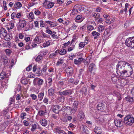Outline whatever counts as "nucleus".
<instances>
[{
	"instance_id": "nucleus-57",
	"label": "nucleus",
	"mask_w": 134,
	"mask_h": 134,
	"mask_svg": "<svg viewBox=\"0 0 134 134\" xmlns=\"http://www.w3.org/2000/svg\"><path fill=\"white\" fill-rule=\"evenodd\" d=\"M24 125L25 126H28L29 125L28 122L26 120H24L23 122Z\"/></svg>"
},
{
	"instance_id": "nucleus-32",
	"label": "nucleus",
	"mask_w": 134,
	"mask_h": 134,
	"mask_svg": "<svg viewBox=\"0 0 134 134\" xmlns=\"http://www.w3.org/2000/svg\"><path fill=\"white\" fill-rule=\"evenodd\" d=\"M64 61V60L63 59H60L57 62L56 65H59L63 63Z\"/></svg>"
},
{
	"instance_id": "nucleus-29",
	"label": "nucleus",
	"mask_w": 134,
	"mask_h": 134,
	"mask_svg": "<svg viewBox=\"0 0 134 134\" xmlns=\"http://www.w3.org/2000/svg\"><path fill=\"white\" fill-rule=\"evenodd\" d=\"M81 91L82 92V93L84 94V95H86L87 94V88L86 87H84L82 88V89Z\"/></svg>"
},
{
	"instance_id": "nucleus-60",
	"label": "nucleus",
	"mask_w": 134,
	"mask_h": 134,
	"mask_svg": "<svg viewBox=\"0 0 134 134\" xmlns=\"http://www.w3.org/2000/svg\"><path fill=\"white\" fill-rule=\"evenodd\" d=\"M51 35H52L51 36L52 38H55H55L57 39L58 38V36L57 35H56L55 34H52Z\"/></svg>"
},
{
	"instance_id": "nucleus-38",
	"label": "nucleus",
	"mask_w": 134,
	"mask_h": 134,
	"mask_svg": "<svg viewBox=\"0 0 134 134\" xmlns=\"http://www.w3.org/2000/svg\"><path fill=\"white\" fill-rule=\"evenodd\" d=\"M94 17L96 19H97L100 16V15L98 13H94L93 15Z\"/></svg>"
},
{
	"instance_id": "nucleus-53",
	"label": "nucleus",
	"mask_w": 134,
	"mask_h": 134,
	"mask_svg": "<svg viewBox=\"0 0 134 134\" xmlns=\"http://www.w3.org/2000/svg\"><path fill=\"white\" fill-rule=\"evenodd\" d=\"M16 13L15 12H13L11 14V18L12 19H14L15 17H16Z\"/></svg>"
},
{
	"instance_id": "nucleus-9",
	"label": "nucleus",
	"mask_w": 134,
	"mask_h": 134,
	"mask_svg": "<svg viewBox=\"0 0 134 134\" xmlns=\"http://www.w3.org/2000/svg\"><path fill=\"white\" fill-rule=\"evenodd\" d=\"M96 69L95 65L93 63L90 64L88 67V71L92 73L93 72L95 71Z\"/></svg>"
},
{
	"instance_id": "nucleus-34",
	"label": "nucleus",
	"mask_w": 134,
	"mask_h": 134,
	"mask_svg": "<svg viewBox=\"0 0 134 134\" xmlns=\"http://www.w3.org/2000/svg\"><path fill=\"white\" fill-rule=\"evenodd\" d=\"M46 110L45 111L42 110H40L38 112V114L40 116H42L46 113Z\"/></svg>"
},
{
	"instance_id": "nucleus-8",
	"label": "nucleus",
	"mask_w": 134,
	"mask_h": 134,
	"mask_svg": "<svg viewBox=\"0 0 134 134\" xmlns=\"http://www.w3.org/2000/svg\"><path fill=\"white\" fill-rule=\"evenodd\" d=\"M43 79L37 78L34 79L33 83L34 85H38V86H40L43 85Z\"/></svg>"
},
{
	"instance_id": "nucleus-54",
	"label": "nucleus",
	"mask_w": 134,
	"mask_h": 134,
	"mask_svg": "<svg viewBox=\"0 0 134 134\" xmlns=\"http://www.w3.org/2000/svg\"><path fill=\"white\" fill-rule=\"evenodd\" d=\"M104 17L106 18L105 20L107 21V20H109V16L108 15L104 14L103 15Z\"/></svg>"
},
{
	"instance_id": "nucleus-59",
	"label": "nucleus",
	"mask_w": 134,
	"mask_h": 134,
	"mask_svg": "<svg viewBox=\"0 0 134 134\" xmlns=\"http://www.w3.org/2000/svg\"><path fill=\"white\" fill-rule=\"evenodd\" d=\"M47 53V51H43L42 52H41L40 53V54H41L42 55V54L43 56L46 55Z\"/></svg>"
},
{
	"instance_id": "nucleus-1",
	"label": "nucleus",
	"mask_w": 134,
	"mask_h": 134,
	"mask_svg": "<svg viewBox=\"0 0 134 134\" xmlns=\"http://www.w3.org/2000/svg\"><path fill=\"white\" fill-rule=\"evenodd\" d=\"M132 65L126 61L119 62L116 66L117 73L124 77L130 76L133 72Z\"/></svg>"
},
{
	"instance_id": "nucleus-2",
	"label": "nucleus",
	"mask_w": 134,
	"mask_h": 134,
	"mask_svg": "<svg viewBox=\"0 0 134 134\" xmlns=\"http://www.w3.org/2000/svg\"><path fill=\"white\" fill-rule=\"evenodd\" d=\"M73 93V91L72 90L70 89H68L65 90L63 91H59V94L61 96V97L58 98V100H60V99H63V101H64L65 98L64 96H68L72 94Z\"/></svg>"
},
{
	"instance_id": "nucleus-24",
	"label": "nucleus",
	"mask_w": 134,
	"mask_h": 134,
	"mask_svg": "<svg viewBox=\"0 0 134 134\" xmlns=\"http://www.w3.org/2000/svg\"><path fill=\"white\" fill-rule=\"evenodd\" d=\"M73 70V68L72 67L69 66L66 69V72L69 75L71 74L72 73Z\"/></svg>"
},
{
	"instance_id": "nucleus-7",
	"label": "nucleus",
	"mask_w": 134,
	"mask_h": 134,
	"mask_svg": "<svg viewBox=\"0 0 134 134\" xmlns=\"http://www.w3.org/2000/svg\"><path fill=\"white\" fill-rule=\"evenodd\" d=\"M26 23L25 20L19 19V22L18 23V25L17 27L18 30L20 31L22 30L26 25Z\"/></svg>"
},
{
	"instance_id": "nucleus-64",
	"label": "nucleus",
	"mask_w": 134,
	"mask_h": 134,
	"mask_svg": "<svg viewBox=\"0 0 134 134\" xmlns=\"http://www.w3.org/2000/svg\"><path fill=\"white\" fill-rule=\"evenodd\" d=\"M47 132L46 131L42 130L41 131L40 134H47Z\"/></svg>"
},
{
	"instance_id": "nucleus-27",
	"label": "nucleus",
	"mask_w": 134,
	"mask_h": 134,
	"mask_svg": "<svg viewBox=\"0 0 134 134\" xmlns=\"http://www.w3.org/2000/svg\"><path fill=\"white\" fill-rule=\"evenodd\" d=\"M97 31L100 33L104 31V27L103 26L100 25L98 27Z\"/></svg>"
},
{
	"instance_id": "nucleus-45",
	"label": "nucleus",
	"mask_w": 134,
	"mask_h": 134,
	"mask_svg": "<svg viewBox=\"0 0 134 134\" xmlns=\"http://www.w3.org/2000/svg\"><path fill=\"white\" fill-rule=\"evenodd\" d=\"M58 51L57 50L54 53H53L52 54H50V56L53 57H55L57 55V53H58Z\"/></svg>"
},
{
	"instance_id": "nucleus-33",
	"label": "nucleus",
	"mask_w": 134,
	"mask_h": 134,
	"mask_svg": "<svg viewBox=\"0 0 134 134\" xmlns=\"http://www.w3.org/2000/svg\"><path fill=\"white\" fill-rule=\"evenodd\" d=\"M5 52L7 55L9 56L12 52V51L10 49H7L5 50Z\"/></svg>"
},
{
	"instance_id": "nucleus-5",
	"label": "nucleus",
	"mask_w": 134,
	"mask_h": 134,
	"mask_svg": "<svg viewBox=\"0 0 134 134\" xmlns=\"http://www.w3.org/2000/svg\"><path fill=\"white\" fill-rule=\"evenodd\" d=\"M9 75L6 74V71L4 69L1 73L0 75V80H3V81L5 83L8 82Z\"/></svg>"
},
{
	"instance_id": "nucleus-31",
	"label": "nucleus",
	"mask_w": 134,
	"mask_h": 134,
	"mask_svg": "<svg viewBox=\"0 0 134 134\" xmlns=\"http://www.w3.org/2000/svg\"><path fill=\"white\" fill-rule=\"evenodd\" d=\"M125 100L129 102H132L133 100V98L129 96L125 97Z\"/></svg>"
},
{
	"instance_id": "nucleus-35",
	"label": "nucleus",
	"mask_w": 134,
	"mask_h": 134,
	"mask_svg": "<svg viewBox=\"0 0 134 134\" xmlns=\"http://www.w3.org/2000/svg\"><path fill=\"white\" fill-rule=\"evenodd\" d=\"M37 129V125L36 124L32 125V128L31 129V131L32 132H34L36 131Z\"/></svg>"
},
{
	"instance_id": "nucleus-13",
	"label": "nucleus",
	"mask_w": 134,
	"mask_h": 134,
	"mask_svg": "<svg viewBox=\"0 0 134 134\" xmlns=\"http://www.w3.org/2000/svg\"><path fill=\"white\" fill-rule=\"evenodd\" d=\"M114 122L115 126L117 127H120L123 125V121L120 119L115 120Z\"/></svg>"
},
{
	"instance_id": "nucleus-4",
	"label": "nucleus",
	"mask_w": 134,
	"mask_h": 134,
	"mask_svg": "<svg viewBox=\"0 0 134 134\" xmlns=\"http://www.w3.org/2000/svg\"><path fill=\"white\" fill-rule=\"evenodd\" d=\"M125 43L126 46L134 49V36L127 38L125 41Z\"/></svg>"
},
{
	"instance_id": "nucleus-19",
	"label": "nucleus",
	"mask_w": 134,
	"mask_h": 134,
	"mask_svg": "<svg viewBox=\"0 0 134 134\" xmlns=\"http://www.w3.org/2000/svg\"><path fill=\"white\" fill-rule=\"evenodd\" d=\"M94 130L95 133L96 134H100L102 133V130L100 127L96 126Z\"/></svg>"
},
{
	"instance_id": "nucleus-37",
	"label": "nucleus",
	"mask_w": 134,
	"mask_h": 134,
	"mask_svg": "<svg viewBox=\"0 0 134 134\" xmlns=\"http://www.w3.org/2000/svg\"><path fill=\"white\" fill-rule=\"evenodd\" d=\"M92 34L93 36H99L100 34L96 31H93L92 32Z\"/></svg>"
},
{
	"instance_id": "nucleus-22",
	"label": "nucleus",
	"mask_w": 134,
	"mask_h": 134,
	"mask_svg": "<svg viewBox=\"0 0 134 134\" xmlns=\"http://www.w3.org/2000/svg\"><path fill=\"white\" fill-rule=\"evenodd\" d=\"M55 89L53 88H52L48 90V92L50 96H53L54 94Z\"/></svg>"
},
{
	"instance_id": "nucleus-30",
	"label": "nucleus",
	"mask_w": 134,
	"mask_h": 134,
	"mask_svg": "<svg viewBox=\"0 0 134 134\" xmlns=\"http://www.w3.org/2000/svg\"><path fill=\"white\" fill-rule=\"evenodd\" d=\"M32 1L31 3L30 4L29 6L32 7L35 5L38 4V2H37V0H31Z\"/></svg>"
},
{
	"instance_id": "nucleus-50",
	"label": "nucleus",
	"mask_w": 134,
	"mask_h": 134,
	"mask_svg": "<svg viewBox=\"0 0 134 134\" xmlns=\"http://www.w3.org/2000/svg\"><path fill=\"white\" fill-rule=\"evenodd\" d=\"M40 25L41 27H44L45 26V24L43 22L42 20H41L40 21Z\"/></svg>"
},
{
	"instance_id": "nucleus-3",
	"label": "nucleus",
	"mask_w": 134,
	"mask_h": 134,
	"mask_svg": "<svg viewBox=\"0 0 134 134\" xmlns=\"http://www.w3.org/2000/svg\"><path fill=\"white\" fill-rule=\"evenodd\" d=\"M123 121L125 124L131 126L134 123V118L130 115H127L124 118Z\"/></svg>"
},
{
	"instance_id": "nucleus-18",
	"label": "nucleus",
	"mask_w": 134,
	"mask_h": 134,
	"mask_svg": "<svg viewBox=\"0 0 134 134\" xmlns=\"http://www.w3.org/2000/svg\"><path fill=\"white\" fill-rule=\"evenodd\" d=\"M55 131L59 134H67L63 130H61L59 127L55 128L54 129Z\"/></svg>"
},
{
	"instance_id": "nucleus-14",
	"label": "nucleus",
	"mask_w": 134,
	"mask_h": 134,
	"mask_svg": "<svg viewBox=\"0 0 134 134\" xmlns=\"http://www.w3.org/2000/svg\"><path fill=\"white\" fill-rule=\"evenodd\" d=\"M60 107L59 105H55L53 106L52 110L54 113L58 114L60 111L59 109Z\"/></svg>"
},
{
	"instance_id": "nucleus-23",
	"label": "nucleus",
	"mask_w": 134,
	"mask_h": 134,
	"mask_svg": "<svg viewBox=\"0 0 134 134\" xmlns=\"http://www.w3.org/2000/svg\"><path fill=\"white\" fill-rule=\"evenodd\" d=\"M58 53L61 55L65 54L66 53V51L65 49L61 48L60 49L57 50Z\"/></svg>"
},
{
	"instance_id": "nucleus-26",
	"label": "nucleus",
	"mask_w": 134,
	"mask_h": 134,
	"mask_svg": "<svg viewBox=\"0 0 134 134\" xmlns=\"http://www.w3.org/2000/svg\"><path fill=\"white\" fill-rule=\"evenodd\" d=\"M22 4L20 2H18L15 3L14 7L16 9L22 7Z\"/></svg>"
},
{
	"instance_id": "nucleus-41",
	"label": "nucleus",
	"mask_w": 134,
	"mask_h": 134,
	"mask_svg": "<svg viewBox=\"0 0 134 134\" xmlns=\"http://www.w3.org/2000/svg\"><path fill=\"white\" fill-rule=\"evenodd\" d=\"M42 56L40 55L38 56L35 59V61L36 62L39 61L42 59Z\"/></svg>"
},
{
	"instance_id": "nucleus-52",
	"label": "nucleus",
	"mask_w": 134,
	"mask_h": 134,
	"mask_svg": "<svg viewBox=\"0 0 134 134\" xmlns=\"http://www.w3.org/2000/svg\"><path fill=\"white\" fill-rule=\"evenodd\" d=\"M40 36L42 37L45 38L46 37H48V35L47 36V35L46 34L43 32L41 33V35Z\"/></svg>"
},
{
	"instance_id": "nucleus-42",
	"label": "nucleus",
	"mask_w": 134,
	"mask_h": 134,
	"mask_svg": "<svg viewBox=\"0 0 134 134\" xmlns=\"http://www.w3.org/2000/svg\"><path fill=\"white\" fill-rule=\"evenodd\" d=\"M74 101V99L72 97H70V98H69L68 100V101L69 102V104H71V102H73Z\"/></svg>"
},
{
	"instance_id": "nucleus-43",
	"label": "nucleus",
	"mask_w": 134,
	"mask_h": 134,
	"mask_svg": "<svg viewBox=\"0 0 134 134\" xmlns=\"http://www.w3.org/2000/svg\"><path fill=\"white\" fill-rule=\"evenodd\" d=\"M57 24L56 23L53 22H51L50 24V25L51 27L55 26H57Z\"/></svg>"
},
{
	"instance_id": "nucleus-36",
	"label": "nucleus",
	"mask_w": 134,
	"mask_h": 134,
	"mask_svg": "<svg viewBox=\"0 0 134 134\" xmlns=\"http://www.w3.org/2000/svg\"><path fill=\"white\" fill-rule=\"evenodd\" d=\"M3 9L6 10L7 9V7L6 6V2L5 1H4L3 2Z\"/></svg>"
},
{
	"instance_id": "nucleus-10",
	"label": "nucleus",
	"mask_w": 134,
	"mask_h": 134,
	"mask_svg": "<svg viewBox=\"0 0 134 134\" xmlns=\"http://www.w3.org/2000/svg\"><path fill=\"white\" fill-rule=\"evenodd\" d=\"M79 104L78 101H74L73 104L72 109V112L73 114H75L76 111L77 106Z\"/></svg>"
},
{
	"instance_id": "nucleus-63",
	"label": "nucleus",
	"mask_w": 134,
	"mask_h": 134,
	"mask_svg": "<svg viewBox=\"0 0 134 134\" xmlns=\"http://www.w3.org/2000/svg\"><path fill=\"white\" fill-rule=\"evenodd\" d=\"M108 34V32L107 31H105L104 32L103 34L102 37H105L107 36V35Z\"/></svg>"
},
{
	"instance_id": "nucleus-51",
	"label": "nucleus",
	"mask_w": 134,
	"mask_h": 134,
	"mask_svg": "<svg viewBox=\"0 0 134 134\" xmlns=\"http://www.w3.org/2000/svg\"><path fill=\"white\" fill-rule=\"evenodd\" d=\"M78 12V11L76 9H74L72 12L71 13L72 14L74 15L76 13Z\"/></svg>"
},
{
	"instance_id": "nucleus-56",
	"label": "nucleus",
	"mask_w": 134,
	"mask_h": 134,
	"mask_svg": "<svg viewBox=\"0 0 134 134\" xmlns=\"http://www.w3.org/2000/svg\"><path fill=\"white\" fill-rule=\"evenodd\" d=\"M34 13L36 15H38L41 14V12L40 10H37L35 11Z\"/></svg>"
},
{
	"instance_id": "nucleus-39",
	"label": "nucleus",
	"mask_w": 134,
	"mask_h": 134,
	"mask_svg": "<svg viewBox=\"0 0 134 134\" xmlns=\"http://www.w3.org/2000/svg\"><path fill=\"white\" fill-rule=\"evenodd\" d=\"M50 43L49 42H47L46 43H44L43 45V46L44 47H46L48 46L49 45H50Z\"/></svg>"
},
{
	"instance_id": "nucleus-20",
	"label": "nucleus",
	"mask_w": 134,
	"mask_h": 134,
	"mask_svg": "<svg viewBox=\"0 0 134 134\" xmlns=\"http://www.w3.org/2000/svg\"><path fill=\"white\" fill-rule=\"evenodd\" d=\"M83 60V58H79L77 60L75 59L74 60V63L75 64H80L82 62Z\"/></svg>"
},
{
	"instance_id": "nucleus-44",
	"label": "nucleus",
	"mask_w": 134,
	"mask_h": 134,
	"mask_svg": "<svg viewBox=\"0 0 134 134\" xmlns=\"http://www.w3.org/2000/svg\"><path fill=\"white\" fill-rule=\"evenodd\" d=\"M34 14L32 12H31L28 15V18L31 19L34 18Z\"/></svg>"
},
{
	"instance_id": "nucleus-21",
	"label": "nucleus",
	"mask_w": 134,
	"mask_h": 134,
	"mask_svg": "<svg viewBox=\"0 0 134 134\" xmlns=\"http://www.w3.org/2000/svg\"><path fill=\"white\" fill-rule=\"evenodd\" d=\"M79 81L78 80H76L75 81L73 79L70 78L68 80V82L72 84H74L75 85H77L79 82Z\"/></svg>"
},
{
	"instance_id": "nucleus-47",
	"label": "nucleus",
	"mask_w": 134,
	"mask_h": 134,
	"mask_svg": "<svg viewBox=\"0 0 134 134\" xmlns=\"http://www.w3.org/2000/svg\"><path fill=\"white\" fill-rule=\"evenodd\" d=\"M94 27L92 25H88L87 26V29L89 31H91L94 29Z\"/></svg>"
},
{
	"instance_id": "nucleus-6",
	"label": "nucleus",
	"mask_w": 134,
	"mask_h": 134,
	"mask_svg": "<svg viewBox=\"0 0 134 134\" xmlns=\"http://www.w3.org/2000/svg\"><path fill=\"white\" fill-rule=\"evenodd\" d=\"M54 4L55 2H52V0H45L43 3V4L44 6L48 9H50L54 6Z\"/></svg>"
},
{
	"instance_id": "nucleus-58",
	"label": "nucleus",
	"mask_w": 134,
	"mask_h": 134,
	"mask_svg": "<svg viewBox=\"0 0 134 134\" xmlns=\"http://www.w3.org/2000/svg\"><path fill=\"white\" fill-rule=\"evenodd\" d=\"M14 100V98H11L9 100V104L10 105L13 103Z\"/></svg>"
},
{
	"instance_id": "nucleus-17",
	"label": "nucleus",
	"mask_w": 134,
	"mask_h": 134,
	"mask_svg": "<svg viewBox=\"0 0 134 134\" xmlns=\"http://www.w3.org/2000/svg\"><path fill=\"white\" fill-rule=\"evenodd\" d=\"M110 76H111L112 82L114 83H115L117 81V80L118 79L117 76L115 74H111L110 75Z\"/></svg>"
},
{
	"instance_id": "nucleus-15",
	"label": "nucleus",
	"mask_w": 134,
	"mask_h": 134,
	"mask_svg": "<svg viewBox=\"0 0 134 134\" xmlns=\"http://www.w3.org/2000/svg\"><path fill=\"white\" fill-rule=\"evenodd\" d=\"M7 31L3 27H1L0 30V36L1 37L2 36L3 37H5L7 35Z\"/></svg>"
},
{
	"instance_id": "nucleus-16",
	"label": "nucleus",
	"mask_w": 134,
	"mask_h": 134,
	"mask_svg": "<svg viewBox=\"0 0 134 134\" xmlns=\"http://www.w3.org/2000/svg\"><path fill=\"white\" fill-rule=\"evenodd\" d=\"M85 115L83 112L81 111H79L77 115L78 119L79 120H81L85 117Z\"/></svg>"
},
{
	"instance_id": "nucleus-49",
	"label": "nucleus",
	"mask_w": 134,
	"mask_h": 134,
	"mask_svg": "<svg viewBox=\"0 0 134 134\" xmlns=\"http://www.w3.org/2000/svg\"><path fill=\"white\" fill-rule=\"evenodd\" d=\"M47 30L46 31V32L49 34L51 35L52 33V31L48 29L47 28H46Z\"/></svg>"
},
{
	"instance_id": "nucleus-48",
	"label": "nucleus",
	"mask_w": 134,
	"mask_h": 134,
	"mask_svg": "<svg viewBox=\"0 0 134 134\" xmlns=\"http://www.w3.org/2000/svg\"><path fill=\"white\" fill-rule=\"evenodd\" d=\"M85 45V44L83 42H81L79 44V46L80 47L83 48L84 47Z\"/></svg>"
},
{
	"instance_id": "nucleus-12",
	"label": "nucleus",
	"mask_w": 134,
	"mask_h": 134,
	"mask_svg": "<svg viewBox=\"0 0 134 134\" xmlns=\"http://www.w3.org/2000/svg\"><path fill=\"white\" fill-rule=\"evenodd\" d=\"M105 104L104 103L100 102L97 106V108L98 110L102 111L104 109Z\"/></svg>"
},
{
	"instance_id": "nucleus-11",
	"label": "nucleus",
	"mask_w": 134,
	"mask_h": 134,
	"mask_svg": "<svg viewBox=\"0 0 134 134\" xmlns=\"http://www.w3.org/2000/svg\"><path fill=\"white\" fill-rule=\"evenodd\" d=\"M63 109L64 110V111L66 112L69 115L72 114V108L69 106H64L63 107Z\"/></svg>"
},
{
	"instance_id": "nucleus-62",
	"label": "nucleus",
	"mask_w": 134,
	"mask_h": 134,
	"mask_svg": "<svg viewBox=\"0 0 134 134\" xmlns=\"http://www.w3.org/2000/svg\"><path fill=\"white\" fill-rule=\"evenodd\" d=\"M75 46L73 45V46L69 47L68 49V50L69 52H70L72 51L75 47Z\"/></svg>"
},
{
	"instance_id": "nucleus-55",
	"label": "nucleus",
	"mask_w": 134,
	"mask_h": 134,
	"mask_svg": "<svg viewBox=\"0 0 134 134\" xmlns=\"http://www.w3.org/2000/svg\"><path fill=\"white\" fill-rule=\"evenodd\" d=\"M47 69V66L46 65L44 66L42 69V71L43 72H45Z\"/></svg>"
},
{
	"instance_id": "nucleus-25",
	"label": "nucleus",
	"mask_w": 134,
	"mask_h": 134,
	"mask_svg": "<svg viewBox=\"0 0 134 134\" xmlns=\"http://www.w3.org/2000/svg\"><path fill=\"white\" fill-rule=\"evenodd\" d=\"M40 123L43 126L45 127L47 125V121L45 119H43L41 120Z\"/></svg>"
},
{
	"instance_id": "nucleus-40",
	"label": "nucleus",
	"mask_w": 134,
	"mask_h": 134,
	"mask_svg": "<svg viewBox=\"0 0 134 134\" xmlns=\"http://www.w3.org/2000/svg\"><path fill=\"white\" fill-rule=\"evenodd\" d=\"M113 22V19L111 18H109V20L106 21V22L108 24H110Z\"/></svg>"
},
{
	"instance_id": "nucleus-28",
	"label": "nucleus",
	"mask_w": 134,
	"mask_h": 134,
	"mask_svg": "<svg viewBox=\"0 0 134 134\" xmlns=\"http://www.w3.org/2000/svg\"><path fill=\"white\" fill-rule=\"evenodd\" d=\"M44 96V93L43 92L40 93L38 96V98L40 100H42Z\"/></svg>"
},
{
	"instance_id": "nucleus-61",
	"label": "nucleus",
	"mask_w": 134,
	"mask_h": 134,
	"mask_svg": "<svg viewBox=\"0 0 134 134\" xmlns=\"http://www.w3.org/2000/svg\"><path fill=\"white\" fill-rule=\"evenodd\" d=\"M32 66L31 65H29L28 67L26 68V69L27 71H29L31 69Z\"/></svg>"
},
{
	"instance_id": "nucleus-46",
	"label": "nucleus",
	"mask_w": 134,
	"mask_h": 134,
	"mask_svg": "<svg viewBox=\"0 0 134 134\" xmlns=\"http://www.w3.org/2000/svg\"><path fill=\"white\" fill-rule=\"evenodd\" d=\"M30 97L32 98L33 100H35L37 98V96L34 94H31L30 95Z\"/></svg>"
}]
</instances>
